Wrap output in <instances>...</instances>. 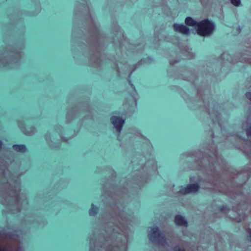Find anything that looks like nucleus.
<instances>
[{"label":"nucleus","mask_w":251,"mask_h":251,"mask_svg":"<svg viewBox=\"0 0 251 251\" xmlns=\"http://www.w3.org/2000/svg\"><path fill=\"white\" fill-rule=\"evenodd\" d=\"M173 27L175 31L181 33L183 34H188L190 32L189 27L185 26L182 24H174Z\"/></svg>","instance_id":"5"},{"label":"nucleus","mask_w":251,"mask_h":251,"mask_svg":"<svg viewBox=\"0 0 251 251\" xmlns=\"http://www.w3.org/2000/svg\"><path fill=\"white\" fill-rule=\"evenodd\" d=\"M1 146H2V143L0 141V149H1Z\"/></svg>","instance_id":"16"},{"label":"nucleus","mask_w":251,"mask_h":251,"mask_svg":"<svg viewBox=\"0 0 251 251\" xmlns=\"http://www.w3.org/2000/svg\"><path fill=\"white\" fill-rule=\"evenodd\" d=\"M13 148L14 150L22 152H24L26 150V147L24 145H14Z\"/></svg>","instance_id":"9"},{"label":"nucleus","mask_w":251,"mask_h":251,"mask_svg":"<svg viewBox=\"0 0 251 251\" xmlns=\"http://www.w3.org/2000/svg\"><path fill=\"white\" fill-rule=\"evenodd\" d=\"M219 210L222 212H226L229 210V208L226 206H221L219 207Z\"/></svg>","instance_id":"11"},{"label":"nucleus","mask_w":251,"mask_h":251,"mask_svg":"<svg viewBox=\"0 0 251 251\" xmlns=\"http://www.w3.org/2000/svg\"><path fill=\"white\" fill-rule=\"evenodd\" d=\"M247 232L249 234V237L250 238V239L251 240V229L248 228L247 230Z\"/></svg>","instance_id":"15"},{"label":"nucleus","mask_w":251,"mask_h":251,"mask_svg":"<svg viewBox=\"0 0 251 251\" xmlns=\"http://www.w3.org/2000/svg\"><path fill=\"white\" fill-rule=\"evenodd\" d=\"M125 120L120 116H111V123H112L116 131L118 132L121 131Z\"/></svg>","instance_id":"3"},{"label":"nucleus","mask_w":251,"mask_h":251,"mask_svg":"<svg viewBox=\"0 0 251 251\" xmlns=\"http://www.w3.org/2000/svg\"><path fill=\"white\" fill-rule=\"evenodd\" d=\"M9 189V195L11 197L15 198L16 200L18 201L20 190L19 182L16 181L14 187L10 186Z\"/></svg>","instance_id":"6"},{"label":"nucleus","mask_w":251,"mask_h":251,"mask_svg":"<svg viewBox=\"0 0 251 251\" xmlns=\"http://www.w3.org/2000/svg\"><path fill=\"white\" fill-rule=\"evenodd\" d=\"M149 236L150 240L156 241L158 244H164L166 242L164 234L159 230L158 227H151Z\"/></svg>","instance_id":"2"},{"label":"nucleus","mask_w":251,"mask_h":251,"mask_svg":"<svg viewBox=\"0 0 251 251\" xmlns=\"http://www.w3.org/2000/svg\"><path fill=\"white\" fill-rule=\"evenodd\" d=\"M214 27L213 22L208 19H204L198 22L197 26V33L201 36L209 35L213 32Z\"/></svg>","instance_id":"1"},{"label":"nucleus","mask_w":251,"mask_h":251,"mask_svg":"<svg viewBox=\"0 0 251 251\" xmlns=\"http://www.w3.org/2000/svg\"><path fill=\"white\" fill-rule=\"evenodd\" d=\"M175 222L177 226H188V222L184 217L180 215H176L175 217Z\"/></svg>","instance_id":"7"},{"label":"nucleus","mask_w":251,"mask_h":251,"mask_svg":"<svg viewBox=\"0 0 251 251\" xmlns=\"http://www.w3.org/2000/svg\"><path fill=\"white\" fill-rule=\"evenodd\" d=\"M200 186L198 183L189 184L185 187H181L179 192L183 195L191 193H196L198 191Z\"/></svg>","instance_id":"4"},{"label":"nucleus","mask_w":251,"mask_h":251,"mask_svg":"<svg viewBox=\"0 0 251 251\" xmlns=\"http://www.w3.org/2000/svg\"><path fill=\"white\" fill-rule=\"evenodd\" d=\"M246 133L248 137H251V125L246 129Z\"/></svg>","instance_id":"13"},{"label":"nucleus","mask_w":251,"mask_h":251,"mask_svg":"<svg viewBox=\"0 0 251 251\" xmlns=\"http://www.w3.org/2000/svg\"><path fill=\"white\" fill-rule=\"evenodd\" d=\"M185 23L187 25L196 27L198 24V22L190 17H188L185 18Z\"/></svg>","instance_id":"8"},{"label":"nucleus","mask_w":251,"mask_h":251,"mask_svg":"<svg viewBox=\"0 0 251 251\" xmlns=\"http://www.w3.org/2000/svg\"><path fill=\"white\" fill-rule=\"evenodd\" d=\"M232 4H233L234 5L236 6H238L240 4L241 1L240 0H230Z\"/></svg>","instance_id":"12"},{"label":"nucleus","mask_w":251,"mask_h":251,"mask_svg":"<svg viewBox=\"0 0 251 251\" xmlns=\"http://www.w3.org/2000/svg\"><path fill=\"white\" fill-rule=\"evenodd\" d=\"M174 251H186L183 248H179L178 247H175L173 249Z\"/></svg>","instance_id":"14"},{"label":"nucleus","mask_w":251,"mask_h":251,"mask_svg":"<svg viewBox=\"0 0 251 251\" xmlns=\"http://www.w3.org/2000/svg\"><path fill=\"white\" fill-rule=\"evenodd\" d=\"M98 212V208L94 206L93 204L92 205V208L89 211V214L91 216H94Z\"/></svg>","instance_id":"10"}]
</instances>
